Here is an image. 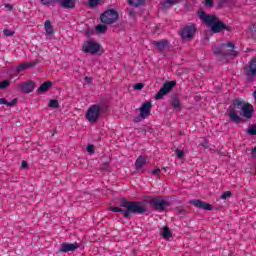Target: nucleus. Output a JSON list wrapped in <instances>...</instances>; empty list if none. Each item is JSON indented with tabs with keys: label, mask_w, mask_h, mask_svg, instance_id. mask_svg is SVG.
Wrapping results in <instances>:
<instances>
[{
	"label": "nucleus",
	"mask_w": 256,
	"mask_h": 256,
	"mask_svg": "<svg viewBox=\"0 0 256 256\" xmlns=\"http://www.w3.org/2000/svg\"><path fill=\"white\" fill-rule=\"evenodd\" d=\"M244 73L248 81L256 79V57L250 59L249 63L244 66Z\"/></svg>",
	"instance_id": "obj_9"
},
{
	"label": "nucleus",
	"mask_w": 256,
	"mask_h": 256,
	"mask_svg": "<svg viewBox=\"0 0 256 256\" xmlns=\"http://www.w3.org/2000/svg\"><path fill=\"white\" fill-rule=\"evenodd\" d=\"M190 204L194 207H197V209H204V211H213V206L203 200L192 199L190 200Z\"/></svg>",
	"instance_id": "obj_12"
},
{
	"label": "nucleus",
	"mask_w": 256,
	"mask_h": 256,
	"mask_svg": "<svg viewBox=\"0 0 256 256\" xmlns=\"http://www.w3.org/2000/svg\"><path fill=\"white\" fill-rule=\"evenodd\" d=\"M76 249H79L78 243H62L59 248V252L69 253L70 251H76Z\"/></svg>",
	"instance_id": "obj_13"
},
{
	"label": "nucleus",
	"mask_w": 256,
	"mask_h": 256,
	"mask_svg": "<svg viewBox=\"0 0 256 256\" xmlns=\"http://www.w3.org/2000/svg\"><path fill=\"white\" fill-rule=\"evenodd\" d=\"M53 85V82L46 81L40 85V87L37 89L38 93H45L46 91H49V88Z\"/></svg>",
	"instance_id": "obj_19"
},
{
	"label": "nucleus",
	"mask_w": 256,
	"mask_h": 256,
	"mask_svg": "<svg viewBox=\"0 0 256 256\" xmlns=\"http://www.w3.org/2000/svg\"><path fill=\"white\" fill-rule=\"evenodd\" d=\"M146 163H147V160L145 159V157L143 156L138 157L135 162V169L137 171H139V169H143Z\"/></svg>",
	"instance_id": "obj_20"
},
{
	"label": "nucleus",
	"mask_w": 256,
	"mask_h": 256,
	"mask_svg": "<svg viewBox=\"0 0 256 256\" xmlns=\"http://www.w3.org/2000/svg\"><path fill=\"white\" fill-rule=\"evenodd\" d=\"M4 7L8 9L9 13H13V5L11 4H5Z\"/></svg>",
	"instance_id": "obj_43"
},
{
	"label": "nucleus",
	"mask_w": 256,
	"mask_h": 256,
	"mask_svg": "<svg viewBox=\"0 0 256 256\" xmlns=\"http://www.w3.org/2000/svg\"><path fill=\"white\" fill-rule=\"evenodd\" d=\"M198 16L205 25L210 27L212 33H221V31H232L231 26L225 25V23L221 22L218 17L214 14H207V12L203 10L198 11Z\"/></svg>",
	"instance_id": "obj_3"
},
{
	"label": "nucleus",
	"mask_w": 256,
	"mask_h": 256,
	"mask_svg": "<svg viewBox=\"0 0 256 256\" xmlns=\"http://www.w3.org/2000/svg\"><path fill=\"white\" fill-rule=\"evenodd\" d=\"M3 33L6 37H13V35H15V31H11L9 29H4Z\"/></svg>",
	"instance_id": "obj_36"
},
{
	"label": "nucleus",
	"mask_w": 256,
	"mask_h": 256,
	"mask_svg": "<svg viewBox=\"0 0 256 256\" xmlns=\"http://www.w3.org/2000/svg\"><path fill=\"white\" fill-rule=\"evenodd\" d=\"M143 87H144L143 83H137L134 85V89L136 91H141V89H143Z\"/></svg>",
	"instance_id": "obj_41"
},
{
	"label": "nucleus",
	"mask_w": 256,
	"mask_h": 256,
	"mask_svg": "<svg viewBox=\"0 0 256 256\" xmlns=\"http://www.w3.org/2000/svg\"><path fill=\"white\" fill-rule=\"evenodd\" d=\"M241 111L245 119H251V117H253V113H255V108H253V105L245 102L243 99H234L232 106H229L228 108V117L232 123L239 124L243 121L239 115Z\"/></svg>",
	"instance_id": "obj_1"
},
{
	"label": "nucleus",
	"mask_w": 256,
	"mask_h": 256,
	"mask_svg": "<svg viewBox=\"0 0 256 256\" xmlns=\"http://www.w3.org/2000/svg\"><path fill=\"white\" fill-rule=\"evenodd\" d=\"M38 64H39V61L35 60L28 63H21L20 65L17 66V68H18V71L22 73V71L29 69V67H35V65H38Z\"/></svg>",
	"instance_id": "obj_16"
},
{
	"label": "nucleus",
	"mask_w": 256,
	"mask_h": 256,
	"mask_svg": "<svg viewBox=\"0 0 256 256\" xmlns=\"http://www.w3.org/2000/svg\"><path fill=\"white\" fill-rule=\"evenodd\" d=\"M19 68L17 67H14V68H11L8 72V75L10 77V79H14V77H17V75H19Z\"/></svg>",
	"instance_id": "obj_26"
},
{
	"label": "nucleus",
	"mask_w": 256,
	"mask_h": 256,
	"mask_svg": "<svg viewBox=\"0 0 256 256\" xmlns=\"http://www.w3.org/2000/svg\"><path fill=\"white\" fill-rule=\"evenodd\" d=\"M44 29L48 35H53V33H55V31L53 30V25L51 24V20L45 21Z\"/></svg>",
	"instance_id": "obj_21"
},
{
	"label": "nucleus",
	"mask_w": 256,
	"mask_h": 256,
	"mask_svg": "<svg viewBox=\"0 0 256 256\" xmlns=\"http://www.w3.org/2000/svg\"><path fill=\"white\" fill-rule=\"evenodd\" d=\"M63 9H75V0H58Z\"/></svg>",
	"instance_id": "obj_17"
},
{
	"label": "nucleus",
	"mask_w": 256,
	"mask_h": 256,
	"mask_svg": "<svg viewBox=\"0 0 256 256\" xmlns=\"http://www.w3.org/2000/svg\"><path fill=\"white\" fill-rule=\"evenodd\" d=\"M175 155L178 159H183V157H185V152L181 149H176Z\"/></svg>",
	"instance_id": "obj_32"
},
{
	"label": "nucleus",
	"mask_w": 256,
	"mask_h": 256,
	"mask_svg": "<svg viewBox=\"0 0 256 256\" xmlns=\"http://www.w3.org/2000/svg\"><path fill=\"white\" fill-rule=\"evenodd\" d=\"M152 44L155 45V47H157L158 51H165L167 45H169V41L163 39L160 41H153Z\"/></svg>",
	"instance_id": "obj_18"
},
{
	"label": "nucleus",
	"mask_w": 256,
	"mask_h": 256,
	"mask_svg": "<svg viewBox=\"0 0 256 256\" xmlns=\"http://www.w3.org/2000/svg\"><path fill=\"white\" fill-rule=\"evenodd\" d=\"M120 207H124L126 210L117 206H112L109 208V211H112L113 213H122L124 219H131V213L134 215H143V213H147V209H145L143 203L139 201H127L122 199L120 201Z\"/></svg>",
	"instance_id": "obj_2"
},
{
	"label": "nucleus",
	"mask_w": 256,
	"mask_h": 256,
	"mask_svg": "<svg viewBox=\"0 0 256 256\" xmlns=\"http://www.w3.org/2000/svg\"><path fill=\"white\" fill-rule=\"evenodd\" d=\"M17 102V98H14L10 102H8L5 98H0V105H6V107H14Z\"/></svg>",
	"instance_id": "obj_22"
},
{
	"label": "nucleus",
	"mask_w": 256,
	"mask_h": 256,
	"mask_svg": "<svg viewBox=\"0 0 256 256\" xmlns=\"http://www.w3.org/2000/svg\"><path fill=\"white\" fill-rule=\"evenodd\" d=\"M119 19V13L114 9L105 11L100 15V21L104 25H113Z\"/></svg>",
	"instance_id": "obj_6"
},
{
	"label": "nucleus",
	"mask_w": 256,
	"mask_h": 256,
	"mask_svg": "<svg viewBox=\"0 0 256 256\" xmlns=\"http://www.w3.org/2000/svg\"><path fill=\"white\" fill-rule=\"evenodd\" d=\"M252 157H256V147H254L253 149H252Z\"/></svg>",
	"instance_id": "obj_47"
},
{
	"label": "nucleus",
	"mask_w": 256,
	"mask_h": 256,
	"mask_svg": "<svg viewBox=\"0 0 256 256\" xmlns=\"http://www.w3.org/2000/svg\"><path fill=\"white\" fill-rule=\"evenodd\" d=\"M20 89L22 93H32V91L35 89V82L28 81L25 83L20 84Z\"/></svg>",
	"instance_id": "obj_15"
},
{
	"label": "nucleus",
	"mask_w": 256,
	"mask_h": 256,
	"mask_svg": "<svg viewBox=\"0 0 256 256\" xmlns=\"http://www.w3.org/2000/svg\"><path fill=\"white\" fill-rule=\"evenodd\" d=\"M159 173H161V169L159 168L152 170V175H159Z\"/></svg>",
	"instance_id": "obj_45"
},
{
	"label": "nucleus",
	"mask_w": 256,
	"mask_h": 256,
	"mask_svg": "<svg viewBox=\"0 0 256 256\" xmlns=\"http://www.w3.org/2000/svg\"><path fill=\"white\" fill-rule=\"evenodd\" d=\"M85 81H87V83H91V78L86 76Z\"/></svg>",
	"instance_id": "obj_48"
},
{
	"label": "nucleus",
	"mask_w": 256,
	"mask_h": 256,
	"mask_svg": "<svg viewBox=\"0 0 256 256\" xmlns=\"http://www.w3.org/2000/svg\"><path fill=\"white\" fill-rule=\"evenodd\" d=\"M161 235L164 239H170V237L173 236V234L171 233V230L167 226L163 227Z\"/></svg>",
	"instance_id": "obj_24"
},
{
	"label": "nucleus",
	"mask_w": 256,
	"mask_h": 256,
	"mask_svg": "<svg viewBox=\"0 0 256 256\" xmlns=\"http://www.w3.org/2000/svg\"><path fill=\"white\" fill-rule=\"evenodd\" d=\"M11 85V81L9 80H3L0 81V89H7Z\"/></svg>",
	"instance_id": "obj_30"
},
{
	"label": "nucleus",
	"mask_w": 256,
	"mask_h": 256,
	"mask_svg": "<svg viewBox=\"0 0 256 256\" xmlns=\"http://www.w3.org/2000/svg\"><path fill=\"white\" fill-rule=\"evenodd\" d=\"M151 107V102H145L142 104V106L140 107V117L142 119H147V117L151 115Z\"/></svg>",
	"instance_id": "obj_14"
},
{
	"label": "nucleus",
	"mask_w": 256,
	"mask_h": 256,
	"mask_svg": "<svg viewBox=\"0 0 256 256\" xmlns=\"http://www.w3.org/2000/svg\"><path fill=\"white\" fill-rule=\"evenodd\" d=\"M127 13L131 17V19H135V17H137V12H135L133 8H128Z\"/></svg>",
	"instance_id": "obj_34"
},
{
	"label": "nucleus",
	"mask_w": 256,
	"mask_h": 256,
	"mask_svg": "<svg viewBox=\"0 0 256 256\" xmlns=\"http://www.w3.org/2000/svg\"><path fill=\"white\" fill-rule=\"evenodd\" d=\"M177 213H179V215H185L187 213V209L177 208Z\"/></svg>",
	"instance_id": "obj_42"
},
{
	"label": "nucleus",
	"mask_w": 256,
	"mask_h": 256,
	"mask_svg": "<svg viewBox=\"0 0 256 256\" xmlns=\"http://www.w3.org/2000/svg\"><path fill=\"white\" fill-rule=\"evenodd\" d=\"M48 107H51L52 109H58L59 107V101L56 99H52L48 103Z\"/></svg>",
	"instance_id": "obj_29"
},
{
	"label": "nucleus",
	"mask_w": 256,
	"mask_h": 256,
	"mask_svg": "<svg viewBox=\"0 0 256 256\" xmlns=\"http://www.w3.org/2000/svg\"><path fill=\"white\" fill-rule=\"evenodd\" d=\"M129 5H133L134 7H139L145 3V0H128Z\"/></svg>",
	"instance_id": "obj_28"
},
{
	"label": "nucleus",
	"mask_w": 256,
	"mask_h": 256,
	"mask_svg": "<svg viewBox=\"0 0 256 256\" xmlns=\"http://www.w3.org/2000/svg\"><path fill=\"white\" fill-rule=\"evenodd\" d=\"M250 31H251V35H252L253 39H255V41H256V22L254 24H252V26L250 27Z\"/></svg>",
	"instance_id": "obj_35"
},
{
	"label": "nucleus",
	"mask_w": 256,
	"mask_h": 256,
	"mask_svg": "<svg viewBox=\"0 0 256 256\" xmlns=\"http://www.w3.org/2000/svg\"><path fill=\"white\" fill-rule=\"evenodd\" d=\"M171 105L174 109H181V100H179V97L175 96L172 98Z\"/></svg>",
	"instance_id": "obj_25"
},
{
	"label": "nucleus",
	"mask_w": 256,
	"mask_h": 256,
	"mask_svg": "<svg viewBox=\"0 0 256 256\" xmlns=\"http://www.w3.org/2000/svg\"><path fill=\"white\" fill-rule=\"evenodd\" d=\"M215 6V0H204V7H214Z\"/></svg>",
	"instance_id": "obj_33"
},
{
	"label": "nucleus",
	"mask_w": 256,
	"mask_h": 256,
	"mask_svg": "<svg viewBox=\"0 0 256 256\" xmlns=\"http://www.w3.org/2000/svg\"><path fill=\"white\" fill-rule=\"evenodd\" d=\"M177 85V82L175 81H168L163 84V86L160 88V90L157 92L155 99H163L167 93L172 91V89Z\"/></svg>",
	"instance_id": "obj_10"
},
{
	"label": "nucleus",
	"mask_w": 256,
	"mask_h": 256,
	"mask_svg": "<svg viewBox=\"0 0 256 256\" xmlns=\"http://www.w3.org/2000/svg\"><path fill=\"white\" fill-rule=\"evenodd\" d=\"M21 167H22V169H27L29 167V163H27V161L23 160Z\"/></svg>",
	"instance_id": "obj_44"
},
{
	"label": "nucleus",
	"mask_w": 256,
	"mask_h": 256,
	"mask_svg": "<svg viewBox=\"0 0 256 256\" xmlns=\"http://www.w3.org/2000/svg\"><path fill=\"white\" fill-rule=\"evenodd\" d=\"M231 197V191H226L221 195V199H229Z\"/></svg>",
	"instance_id": "obj_40"
},
{
	"label": "nucleus",
	"mask_w": 256,
	"mask_h": 256,
	"mask_svg": "<svg viewBox=\"0 0 256 256\" xmlns=\"http://www.w3.org/2000/svg\"><path fill=\"white\" fill-rule=\"evenodd\" d=\"M177 3H178L177 0H164L163 2L160 3V5L164 9H167L169 7H173V5H177Z\"/></svg>",
	"instance_id": "obj_23"
},
{
	"label": "nucleus",
	"mask_w": 256,
	"mask_h": 256,
	"mask_svg": "<svg viewBox=\"0 0 256 256\" xmlns=\"http://www.w3.org/2000/svg\"><path fill=\"white\" fill-rule=\"evenodd\" d=\"M40 3H42V5H52V7H55V5L59 3V0H40Z\"/></svg>",
	"instance_id": "obj_27"
},
{
	"label": "nucleus",
	"mask_w": 256,
	"mask_h": 256,
	"mask_svg": "<svg viewBox=\"0 0 256 256\" xmlns=\"http://www.w3.org/2000/svg\"><path fill=\"white\" fill-rule=\"evenodd\" d=\"M213 53L220 61H229L231 57H237L239 52L233 42L221 43L218 46L213 47Z\"/></svg>",
	"instance_id": "obj_4"
},
{
	"label": "nucleus",
	"mask_w": 256,
	"mask_h": 256,
	"mask_svg": "<svg viewBox=\"0 0 256 256\" xmlns=\"http://www.w3.org/2000/svg\"><path fill=\"white\" fill-rule=\"evenodd\" d=\"M86 150L90 153V155H93V153H95V146H93V144H88Z\"/></svg>",
	"instance_id": "obj_37"
},
{
	"label": "nucleus",
	"mask_w": 256,
	"mask_h": 256,
	"mask_svg": "<svg viewBox=\"0 0 256 256\" xmlns=\"http://www.w3.org/2000/svg\"><path fill=\"white\" fill-rule=\"evenodd\" d=\"M141 119H143V118L141 116H138V117L134 118V122L140 123Z\"/></svg>",
	"instance_id": "obj_46"
},
{
	"label": "nucleus",
	"mask_w": 256,
	"mask_h": 256,
	"mask_svg": "<svg viewBox=\"0 0 256 256\" xmlns=\"http://www.w3.org/2000/svg\"><path fill=\"white\" fill-rule=\"evenodd\" d=\"M89 7H97L99 5V0H89Z\"/></svg>",
	"instance_id": "obj_39"
},
{
	"label": "nucleus",
	"mask_w": 256,
	"mask_h": 256,
	"mask_svg": "<svg viewBox=\"0 0 256 256\" xmlns=\"http://www.w3.org/2000/svg\"><path fill=\"white\" fill-rule=\"evenodd\" d=\"M99 115H101V106L94 104L87 110L86 119L89 123H97Z\"/></svg>",
	"instance_id": "obj_7"
},
{
	"label": "nucleus",
	"mask_w": 256,
	"mask_h": 256,
	"mask_svg": "<svg viewBox=\"0 0 256 256\" xmlns=\"http://www.w3.org/2000/svg\"><path fill=\"white\" fill-rule=\"evenodd\" d=\"M248 135H256V125L250 127L247 131Z\"/></svg>",
	"instance_id": "obj_38"
},
{
	"label": "nucleus",
	"mask_w": 256,
	"mask_h": 256,
	"mask_svg": "<svg viewBox=\"0 0 256 256\" xmlns=\"http://www.w3.org/2000/svg\"><path fill=\"white\" fill-rule=\"evenodd\" d=\"M100 49H101V44L93 40L86 41L82 45V51L84 53H89L90 55H96V53H99Z\"/></svg>",
	"instance_id": "obj_8"
},
{
	"label": "nucleus",
	"mask_w": 256,
	"mask_h": 256,
	"mask_svg": "<svg viewBox=\"0 0 256 256\" xmlns=\"http://www.w3.org/2000/svg\"><path fill=\"white\" fill-rule=\"evenodd\" d=\"M148 203L151 209L158 211V213H163L167 207H171V202L165 200L162 196L151 197Z\"/></svg>",
	"instance_id": "obj_5"
},
{
	"label": "nucleus",
	"mask_w": 256,
	"mask_h": 256,
	"mask_svg": "<svg viewBox=\"0 0 256 256\" xmlns=\"http://www.w3.org/2000/svg\"><path fill=\"white\" fill-rule=\"evenodd\" d=\"M96 31H98V33H105L107 31V26L99 24L96 26Z\"/></svg>",
	"instance_id": "obj_31"
},
{
	"label": "nucleus",
	"mask_w": 256,
	"mask_h": 256,
	"mask_svg": "<svg viewBox=\"0 0 256 256\" xmlns=\"http://www.w3.org/2000/svg\"><path fill=\"white\" fill-rule=\"evenodd\" d=\"M197 28H195V24L186 25L181 31L180 35L182 39H193L195 37V32Z\"/></svg>",
	"instance_id": "obj_11"
}]
</instances>
